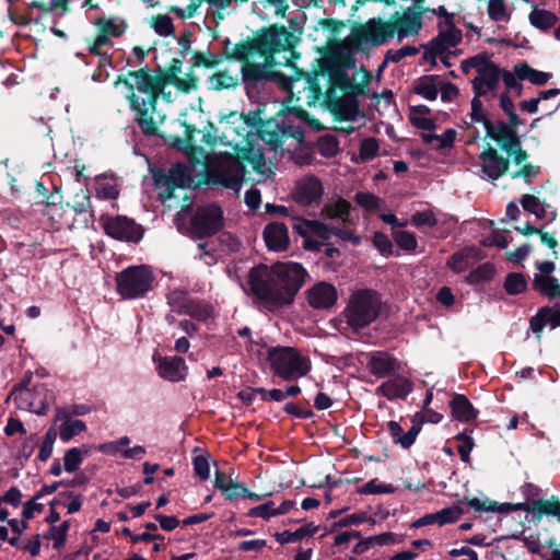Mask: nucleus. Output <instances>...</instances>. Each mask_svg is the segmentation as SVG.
I'll list each match as a JSON object with an SVG mask.
<instances>
[{
  "instance_id": "1",
  "label": "nucleus",
  "mask_w": 560,
  "mask_h": 560,
  "mask_svg": "<svg viewBox=\"0 0 560 560\" xmlns=\"http://www.w3.org/2000/svg\"><path fill=\"white\" fill-rule=\"evenodd\" d=\"M296 42L295 36L284 26H271L262 31L250 42L234 45L230 57L242 61V81L258 83L272 81L284 84L287 77L275 69V54L290 50Z\"/></svg>"
},
{
  "instance_id": "2",
  "label": "nucleus",
  "mask_w": 560,
  "mask_h": 560,
  "mask_svg": "<svg viewBox=\"0 0 560 560\" xmlns=\"http://www.w3.org/2000/svg\"><path fill=\"white\" fill-rule=\"evenodd\" d=\"M306 270L298 262L259 265L248 275L252 293L270 311L293 303L295 295L305 283Z\"/></svg>"
},
{
  "instance_id": "3",
  "label": "nucleus",
  "mask_w": 560,
  "mask_h": 560,
  "mask_svg": "<svg viewBox=\"0 0 560 560\" xmlns=\"http://www.w3.org/2000/svg\"><path fill=\"white\" fill-rule=\"evenodd\" d=\"M119 84L127 88L126 98L142 133L158 136L165 115L156 109L158 100L162 94L152 85L149 69L144 67L139 70H129L125 75H118L114 85Z\"/></svg>"
},
{
  "instance_id": "4",
  "label": "nucleus",
  "mask_w": 560,
  "mask_h": 560,
  "mask_svg": "<svg viewBox=\"0 0 560 560\" xmlns=\"http://www.w3.org/2000/svg\"><path fill=\"white\" fill-rule=\"evenodd\" d=\"M206 160V184L232 190L238 197L246 175V168L238 158L225 152L214 153Z\"/></svg>"
},
{
  "instance_id": "5",
  "label": "nucleus",
  "mask_w": 560,
  "mask_h": 560,
  "mask_svg": "<svg viewBox=\"0 0 560 560\" xmlns=\"http://www.w3.org/2000/svg\"><path fill=\"white\" fill-rule=\"evenodd\" d=\"M382 301L378 293L371 289L354 292L343 312L347 324L359 330L373 323L380 315Z\"/></svg>"
},
{
  "instance_id": "6",
  "label": "nucleus",
  "mask_w": 560,
  "mask_h": 560,
  "mask_svg": "<svg viewBox=\"0 0 560 560\" xmlns=\"http://www.w3.org/2000/svg\"><path fill=\"white\" fill-rule=\"evenodd\" d=\"M117 293L122 300L143 299L152 291L155 276L147 265L130 266L115 277Z\"/></svg>"
},
{
  "instance_id": "7",
  "label": "nucleus",
  "mask_w": 560,
  "mask_h": 560,
  "mask_svg": "<svg viewBox=\"0 0 560 560\" xmlns=\"http://www.w3.org/2000/svg\"><path fill=\"white\" fill-rule=\"evenodd\" d=\"M268 361L273 373L284 381L298 380L311 371V361L292 347L268 350Z\"/></svg>"
},
{
  "instance_id": "8",
  "label": "nucleus",
  "mask_w": 560,
  "mask_h": 560,
  "mask_svg": "<svg viewBox=\"0 0 560 560\" xmlns=\"http://www.w3.org/2000/svg\"><path fill=\"white\" fill-rule=\"evenodd\" d=\"M224 226L222 208L217 203L198 206L190 218V234L195 238L210 237Z\"/></svg>"
},
{
  "instance_id": "9",
  "label": "nucleus",
  "mask_w": 560,
  "mask_h": 560,
  "mask_svg": "<svg viewBox=\"0 0 560 560\" xmlns=\"http://www.w3.org/2000/svg\"><path fill=\"white\" fill-rule=\"evenodd\" d=\"M149 78L155 91H159L162 94V98L168 103L173 101L172 92L165 91L168 84L174 85L183 93H190L197 90L198 86V79L191 73L186 74L185 78H180L175 71L156 69L154 71L149 70Z\"/></svg>"
},
{
  "instance_id": "10",
  "label": "nucleus",
  "mask_w": 560,
  "mask_h": 560,
  "mask_svg": "<svg viewBox=\"0 0 560 560\" xmlns=\"http://www.w3.org/2000/svg\"><path fill=\"white\" fill-rule=\"evenodd\" d=\"M395 35V27L390 21L371 19L360 26L352 35V42L359 47L368 45L380 46L388 42Z\"/></svg>"
},
{
  "instance_id": "11",
  "label": "nucleus",
  "mask_w": 560,
  "mask_h": 560,
  "mask_svg": "<svg viewBox=\"0 0 560 560\" xmlns=\"http://www.w3.org/2000/svg\"><path fill=\"white\" fill-rule=\"evenodd\" d=\"M172 313L189 315L197 320H207L212 315V307L207 303L196 301L184 290H173L166 295Z\"/></svg>"
},
{
  "instance_id": "12",
  "label": "nucleus",
  "mask_w": 560,
  "mask_h": 560,
  "mask_svg": "<svg viewBox=\"0 0 560 560\" xmlns=\"http://www.w3.org/2000/svg\"><path fill=\"white\" fill-rule=\"evenodd\" d=\"M10 398L14 400L19 409L27 410L36 415H45L49 407L45 385H37L31 389L20 384L12 389Z\"/></svg>"
},
{
  "instance_id": "13",
  "label": "nucleus",
  "mask_w": 560,
  "mask_h": 560,
  "mask_svg": "<svg viewBox=\"0 0 560 560\" xmlns=\"http://www.w3.org/2000/svg\"><path fill=\"white\" fill-rule=\"evenodd\" d=\"M154 179L163 201L173 198L176 188L190 187L192 184L191 170L184 164L172 165L167 174H156Z\"/></svg>"
},
{
  "instance_id": "14",
  "label": "nucleus",
  "mask_w": 560,
  "mask_h": 560,
  "mask_svg": "<svg viewBox=\"0 0 560 560\" xmlns=\"http://www.w3.org/2000/svg\"><path fill=\"white\" fill-rule=\"evenodd\" d=\"M105 233L118 241L139 242L143 236V229L127 217H102Z\"/></svg>"
},
{
  "instance_id": "15",
  "label": "nucleus",
  "mask_w": 560,
  "mask_h": 560,
  "mask_svg": "<svg viewBox=\"0 0 560 560\" xmlns=\"http://www.w3.org/2000/svg\"><path fill=\"white\" fill-rule=\"evenodd\" d=\"M481 177L489 180H497L503 176L510 167V161L499 154V152L488 147L479 154Z\"/></svg>"
},
{
  "instance_id": "16",
  "label": "nucleus",
  "mask_w": 560,
  "mask_h": 560,
  "mask_svg": "<svg viewBox=\"0 0 560 560\" xmlns=\"http://www.w3.org/2000/svg\"><path fill=\"white\" fill-rule=\"evenodd\" d=\"M462 38L463 33L455 27L453 21L444 22V25L440 26L439 35L429 43L427 55H442L460 43Z\"/></svg>"
},
{
  "instance_id": "17",
  "label": "nucleus",
  "mask_w": 560,
  "mask_h": 560,
  "mask_svg": "<svg viewBox=\"0 0 560 560\" xmlns=\"http://www.w3.org/2000/svg\"><path fill=\"white\" fill-rule=\"evenodd\" d=\"M520 125H512L503 120H498L495 124L488 122L486 130V137L494 140L501 147L504 152H510L513 147L520 144V136L517 135L516 128Z\"/></svg>"
},
{
  "instance_id": "18",
  "label": "nucleus",
  "mask_w": 560,
  "mask_h": 560,
  "mask_svg": "<svg viewBox=\"0 0 560 560\" xmlns=\"http://www.w3.org/2000/svg\"><path fill=\"white\" fill-rule=\"evenodd\" d=\"M423 11L417 8H408L401 14L398 12L392 16V25L395 27L398 40L407 36L416 35L422 27Z\"/></svg>"
},
{
  "instance_id": "19",
  "label": "nucleus",
  "mask_w": 560,
  "mask_h": 560,
  "mask_svg": "<svg viewBox=\"0 0 560 560\" xmlns=\"http://www.w3.org/2000/svg\"><path fill=\"white\" fill-rule=\"evenodd\" d=\"M324 194L322 182L315 176H306L296 183L294 198L304 206L318 202Z\"/></svg>"
},
{
  "instance_id": "20",
  "label": "nucleus",
  "mask_w": 560,
  "mask_h": 560,
  "mask_svg": "<svg viewBox=\"0 0 560 560\" xmlns=\"http://www.w3.org/2000/svg\"><path fill=\"white\" fill-rule=\"evenodd\" d=\"M307 301L315 310L329 308L337 301V290L330 283L318 282L307 290Z\"/></svg>"
},
{
  "instance_id": "21",
  "label": "nucleus",
  "mask_w": 560,
  "mask_h": 560,
  "mask_svg": "<svg viewBox=\"0 0 560 560\" xmlns=\"http://www.w3.org/2000/svg\"><path fill=\"white\" fill-rule=\"evenodd\" d=\"M262 236L268 249L273 252H283L289 247L290 237L288 228L284 223H268L262 232Z\"/></svg>"
},
{
  "instance_id": "22",
  "label": "nucleus",
  "mask_w": 560,
  "mask_h": 560,
  "mask_svg": "<svg viewBox=\"0 0 560 560\" xmlns=\"http://www.w3.org/2000/svg\"><path fill=\"white\" fill-rule=\"evenodd\" d=\"M502 71L497 66L491 70L482 71L480 75H476L471 81L475 95L488 96L491 94V96H494L502 79Z\"/></svg>"
},
{
  "instance_id": "23",
  "label": "nucleus",
  "mask_w": 560,
  "mask_h": 560,
  "mask_svg": "<svg viewBox=\"0 0 560 560\" xmlns=\"http://www.w3.org/2000/svg\"><path fill=\"white\" fill-rule=\"evenodd\" d=\"M368 369L376 377H385L398 369L397 360L385 351H373L368 354Z\"/></svg>"
},
{
  "instance_id": "24",
  "label": "nucleus",
  "mask_w": 560,
  "mask_h": 560,
  "mask_svg": "<svg viewBox=\"0 0 560 560\" xmlns=\"http://www.w3.org/2000/svg\"><path fill=\"white\" fill-rule=\"evenodd\" d=\"M463 513H464L463 509L457 505L448 506V508L442 509L438 512L425 514V515L419 517L418 520H416L412 523V527L418 528V527L433 525V524L443 526L445 524L456 522L462 516Z\"/></svg>"
},
{
  "instance_id": "25",
  "label": "nucleus",
  "mask_w": 560,
  "mask_h": 560,
  "mask_svg": "<svg viewBox=\"0 0 560 560\" xmlns=\"http://www.w3.org/2000/svg\"><path fill=\"white\" fill-rule=\"evenodd\" d=\"M32 8L38 10L34 19L36 23L46 22L49 18L55 21L69 11L67 0L34 1Z\"/></svg>"
},
{
  "instance_id": "26",
  "label": "nucleus",
  "mask_w": 560,
  "mask_h": 560,
  "mask_svg": "<svg viewBox=\"0 0 560 560\" xmlns=\"http://www.w3.org/2000/svg\"><path fill=\"white\" fill-rule=\"evenodd\" d=\"M481 250L476 247H465L454 253L448 261L447 266L455 272L459 273L467 270L470 266L481 260Z\"/></svg>"
},
{
  "instance_id": "27",
  "label": "nucleus",
  "mask_w": 560,
  "mask_h": 560,
  "mask_svg": "<svg viewBox=\"0 0 560 560\" xmlns=\"http://www.w3.org/2000/svg\"><path fill=\"white\" fill-rule=\"evenodd\" d=\"M159 375L170 382H179L186 377L187 366L183 358H164L159 364Z\"/></svg>"
},
{
  "instance_id": "28",
  "label": "nucleus",
  "mask_w": 560,
  "mask_h": 560,
  "mask_svg": "<svg viewBox=\"0 0 560 560\" xmlns=\"http://www.w3.org/2000/svg\"><path fill=\"white\" fill-rule=\"evenodd\" d=\"M331 109L340 119L347 121H354L358 117H363L355 96L351 94H345L335 102H331Z\"/></svg>"
},
{
  "instance_id": "29",
  "label": "nucleus",
  "mask_w": 560,
  "mask_h": 560,
  "mask_svg": "<svg viewBox=\"0 0 560 560\" xmlns=\"http://www.w3.org/2000/svg\"><path fill=\"white\" fill-rule=\"evenodd\" d=\"M412 390V383L402 376L384 382L378 392L389 400L405 398Z\"/></svg>"
},
{
  "instance_id": "30",
  "label": "nucleus",
  "mask_w": 560,
  "mask_h": 560,
  "mask_svg": "<svg viewBox=\"0 0 560 560\" xmlns=\"http://www.w3.org/2000/svg\"><path fill=\"white\" fill-rule=\"evenodd\" d=\"M350 211L351 203L348 200L337 196L329 198L325 202L322 209V214L327 219H339L343 223H347L349 222Z\"/></svg>"
},
{
  "instance_id": "31",
  "label": "nucleus",
  "mask_w": 560,
  "mask_h": 560,
  "mask_svg": "<svg viewBox=\"0 0 560 560\" xmlns=\"http://www.w3.org/2000/svg\"><path fill=\"white\" fill-rule=\"evenodd\" d=\"M520 202L525 211L533 213L537 219H548L549 221L556 219V211L550 210L549 205L534 195H523Z\"/></svg>"
},
{
  "instance_id": "32",
  "label": "nucleus",
  "mask_w": 560,
  "mask_h": 560,
  "mask_svg": "<svg viewBox=\"0 0 560 560\" xmlns=\"http://www.w3.org/2000/svg\"><path fill=\"white\" fill-rule=\"evenodd\" d=\"M450 406L454 418L463 422L475 420L478 415L467 397L460 394L454 395Z\"/></svg>"
},
{
  "instance_id": "33",
  "label": "nucleus",
  "mask_w": 560,
  "mask_h": 560,
  "mask_svg": "<svg viewBox=\"0 0 560 560\" xmlns=\"http://www.w3.org/2000/svg\"><path fill=\"white\" fill-rule=\"evenodd\" d=\"M387 430L394 443L399 444L404 448L410 447L420 432V427L415 424L407 433H404L402 428L397 421H389Z\"/></svg>"
},
{
  "instance_id": "34",
  "label": "nucleus",
  "mask_w": 560,
  "mask_h": 560,
  "mask_svg": "<svg viewBox=\"0 0 560 560\" xmlns=\"http://www.w3.org/2000/svg\"><path fill=\"white\" fill-rule=\"evenodd\" d=\"M533 288L548 300L556 301V304L560 305V283L557 278H533Z\"/></svg>"
},
{
  "instance_id": "35",
  "label": "nucleus",
  "mask_w": 560,
  "mask_h": 560,
  "mask_svg": "<svg viewBox=\"0 0 560 560\" xmlns=\"http://www.w3.org/2000/svg\"><path fill=\"white\" fill-rule=\"evenodd\" d=\"M210 89L214 91L234 89L240 84V78L229 69L220 70L208 79Z\"/></svg>"
},
{
  "instance_id": "36",
  "label": "nucleus",
  "mask_w": 560,
  "mask_h": 560,
  "mask_svg": "<svg viewBox=\"0 0 560 560\" xmlns=\"http://www.w3.org/2000/svg\"><path fill=\"white\" fill-rule=\"evenodd\" d=\"M514 72L518 79L528 80L535 85H545L551 78V73L538 71L526 62L515 65Z\"/></svg>"
},
{
  "instance_id": "37",
  "label": "nucleus",
  "mask_w": 560,
  "mask_h": 560,
  "mask_svg": "<svg viewBox=\"0 0 560 560\" xmlns=\"http://www.w3.org/2000/svg\"><path fill=\"white\" fill-rule=\"evenodd\" d=\"M439 82L438 75H423L416 81L413 92L428 101H434L439 94Z\"/></svg>"
},
{
  "instance_id": "38",
  "label": "nucleus",
  "mask_w": 560,
  "mask_h": 560,
  "mask_svg": "<svg viewBox=\"0 0 560 560\" xmlns=\"http://www.w3.org/2000/svg\"><path fill=\"white\" fill-rule=\"evenodd\" d=\"M95 25L97 26L98 31L104 32L105 34L110 35L112 37H119L121 36L128 25L126 21L121 18H98L95 21Z\"/></svg>"
},
{
  "instance_id": "39",
  "label": "nucleus",
  "mask_w": 560,
  "mask_h": 560,
  "mask_svg": "<svg viewBox=\"0 0 560 560\" xmlns=\"http://www.w3.org/2000/svg\"><path fill=\"white\" fill-rule=\"evenodd\" d=\"M242 156L253 166L254 171L258 174L267 175V173L270 171L267 166V161L261 149L249 145L248 148L242 149Z\"/></svg>"
},
{
  "instance_id": "40",
  "label": "nucleus",
  "mask_w": 560,
  "mask_h": 560,
  "mask_svg": "<svg viewBox=\"0 0 560 560\" xmlns=\"http://www.w3.org/2000/svg\"><path fill=\"white\" fill-rule=\"evenodd\" d=\"M194 132H198V133H201L202 137L200 139V142L203 143L207 147H213L218 143V141L220 140L221 142H223L222 138H220L218 136V129L215 128V126L211 122H208L202 130H197L195 127H190L188 126L187 129H186V135H187V140L190 142V143H195L196 141L194 140Z\"/></svg>"
},
{
  "instance_id": "41",
  "label": "nucleus",
  "mask_w": 560,
  "mask_h": 560,
  "mask_svg": "<svg viewBox=\"0 0 560 560\" xmlns=\"http://www.w3.org/2000/svg\"><path fill=\"white\" fill-rule=\"evenodd\" d=\"M421 138L424 143L431 144L432 148L436 150H441L453 145L456 138V131L454 129H446L442 135L427 132L422 133Z\"/></svg>"
},
{
  "instance_id": "42",
  "label": "nucleus",
  "mask_w": 560,
  "mask_h": 560,
  "mask_svg": "<svg viewBox=\"0 0 560 560\" xmlns=\"http://www.w3.org/2000/svg\"><path fill=\"white\" fill-rule=\"evenodd\" d=\"M430 114V108L425 105H417L410 107V122L412 126L422 130H432L435 127L434 121L427 117Z\"/></svg>"
},
{
  "instance_id": "43",
  "label": "nucleus",
  "mask_w": 560,
  "mask_h": 560,
  "mask_svg": "<svg viewBox=\"0 0 560 560\" xmlns=\"http://www.w3.org/2000/svg\"><path fill=\"white\" fill-rule=\"evenodd\" d=\"M318 530V526L314 525L313 523H310L305 526H301L294 532L290 530H283L281 533H277L276 539L281 545L294 542L296 540H300L306 536L314 535Z\"/></svg>"
},
{
  "instance_id": "44",
  "label": "nucleus",
  "mask_w": 560,
  "mask_h": 560,
  "mask_svg": "<svg viewBox=\"0 0 560 560\" xmlns=\"http://www.w3.org/2000/svg\"><path fill=\"white\" fill-rule=\"evenodd\" d=\"M119 191V186L114 179L98 177L95 182V196L98 199H116Z\"/></svg>"
},
{
  "instance_id": "45",
  "label": "nucleus",
  "mask_w": 560,
  "mask_h": 560,
  "mask_svg": "<svg viewBox=\"0 0 560 560\" xmlns=\"http://www.w3.org/2000/svg\"><path fill=\"white\" fill-rule=\"evenodd\" d=\"M90 454V448L72 447L66 451L63 456V466L67 472H74L81 465L83 458Z\"/></svg>"
},
{
  "instance_id": "46",
  "label": "nucleus",
  "mask_w": 560,
  "mask_h": 560,
  "mask_svg": "<svg viewBox=\"0 0 560 560\" xmlns=\"http://www.w3.org/2000/svg\"><path fill=\"white\" fill-rule=\"evenodd\" d=\"M487 13L489 19L495 23H508L511 20V12L505 0H488Z\"/></svg>"
},
{
  "instance_id": "47",
  "label": "nucleus",
  "mask_w": 560,
  "mask_h": 560,
  "mask_svg": "<svg viewBox=\"0 0 560 560\" xmlns=\"http://www.w3.org/2000/svg\"><path fill=\"white\" fill-rule=\"evenodd\" d=\"M557 20L556 14L547 10L534 9L529 13L530 24L542 31L551 28L557 23Z\"/></svg>"
},
{
  "instance_id": "48",
  "label": "nucleus",
  "mask_w": 560,
  "mask_h": 560,
  "mask_svg": "<svg viewBox=\"0 0 560 560\" xmlns=\"http://www.w3.org/2000/svg\"><path fill=\"white\" fill-rule=\"evenodd\" d=\"M61 421L59 436L63 442H69L72 438L86 430V425L82 420H71L67 418Z\"/></svg>"
},
{
  "instance_id": "49",
  "label": "nucleus",
  "mask_w": 560,
  "mask_h": 560,
  "mask_svg": "<svg viewBox=\"0 0 560 560\" xmlns=\"http://www.w3.org/2000/svg\"><path fill=\"white\" fill-rule=\"evenodd\" d=\"M536 506V516L540 518L542 515L553 516L560 522V500L556 497H551L549 500L537 501L535 503Z\"/></svg>"
},
{
  "instance_id": "50",
  "label": "nucleus",
  "mask_w": 560,
  "mask_h": 560,
  "mask_svg": "<svg viewBox=\"0 0 560 560\" xmlns=\"http://www.w3.org/2000/svg\"><path fill=\"white\" fill-rule=\"evenodd\" d=\"M495 273V269L493 265L490 262H486L476 269L471 270L467 277L466 280L470 284H478L483 281H488L493 278Z\"/></svg>"
},
{
  "instance_id": "51",
  "label": "nucleus",
  "mask_w": 560,
  "mask_h": 560,
  "mask_svg": "<svg viewBox=\"0 0 560 560\" xmlns=\"http://www.w3.org/2000/svg\"><path fill=\"white\" fill-rule=\"evenodd\" d=\"M527 288V282L523 273L512 272L505 277L504 289L509 294H520Z\"/></svg>"
},
{
  "instance_id": "52",
  "label": "nucleus",
  "mask_w": 560,
  "mask_h": 560,
  "mask_svg": "<svg viewBox=\"0 0 560 560\" xmlns=\"http://www.w3.org/2000/svg\"><path fill=\"white\" fill-rule=\"evenodd\" d=\"M480 97L475 95L471 100L470 120L471 122H481L486 129L491 119L488 117V112L483 108Z\"/></svg>"
},
{
  "instance_id": "53",
  "label": "nucleus",
  "mask_w": 560,
  "mask_h": 560,
  "mask_svg": "<svg viewBox=\"0 0 560 560\" xmlns=\"http://www.w3.org/2000/svg\"><path fill=\"white\" fill-rule=\"evenodd\" d=\"M354 201L358 206L366 211H375L381 206V199L371 192L359 191L354 196Z\"/></svg>"
},
{
  "instance_id": "54",
  "label": "nucleus",
  "mask_w": 560,
  "mask_h": 560,
  "mask_svg": "<svg viewBox=\"0 0 560 560\" xmlns=\"http://www.w3.org/2000/svg\"><path fill=\"white\" fill-rule=\"evenodd\" d=\"M393 238L401 249L407 252L415 250L418 244L416 235L408 231H395Z\"/></svg>"
},
{
  "instance_id": "55",
  "label": "nucleus",
  "mask_w": 560,
  "mask_h": 560,
  "mask_svg": "<svg viewBox=\"0 0 560 560\" xmlns=\"http://www.w3.org/2000/svg\"><path fill=\"white\" fill-rule=\"evenodd\" d=\"M192 62L196 67H206V68H214L221 62V58L210 50L207 51H196L192 55Z\"/></svg>"
},
{
  "instance_id": "56",
  "label": "nucleus",
  "mask_w": 560,
  "mask_h": 560,
  "mask_svg": "<svg viewBox=\"0 0 560 560\" xmlns=\"http://www.w3.org/2000/svg\"><path fill=\"white\" fill-rule=\"evenodd\" d=\"M500 107L508 116V120L512 125H522L523 121L520 119L518 115L515 112V106L511 97L508 93H502L500 95Z\"/></svg>"
},
{
  "instance_id": "57",
  "label": "nucleus",
  "mask_w": 560,
  "mask_h": 560,
  "mask_svg": "<svg viewBox=\"0 0 560 560\" xmlns=\"http://www.w3.org/2000/svg\"><path fill=\"white\" fill-rule=\"evenodd\" d=\"M380 150V144L375 138H366L360 144V158L362 161H370L374 159Z\"/></svg>"
},
{
  "instance_id": "58",
  "label": "nucleus",
  "mask_w": 560,
  "mask_h": 560,
  "mask_svg": "<svg viewBox=\"0 0 560 560\" xmlns=\"http://www.w3.org/2000/svg\"><path fill=\"white\" fill-rule=\"evenodd\" d=\"M70 527L68 521L62 522L59 526H51L49 529V536L54 539V548L59 549L67 540V532Z\"/></svg>"
},
{
  "instance_id": "59",
  "label": "nucleus",
  "mask_w": 560,
  "mask_h": 560,
  "mask_svg": "<svg viewBox=\"0 0 560 560\" xmlns=\"http://www.w3.org/2000/svg\"><path fill=\"white\" fill-rule=\"evenodd\" d=\"M72 209L78 214L85 213L91 209V196L88 190L81 189L75 194Z\"/></svg>"
},
{
  "instance_id": "60",
  "label": "nucleus",
  "mask_w": 560,
  "mask_h": 560,
  "mask_svg": "<svg viewBox=\"0 0 560 560\" xmlns=\"http://www.w3.org/2000/svg\"><path fill=\"white\" fill-rule=\"evenodd\" d=\"M395 487L390 483H377L376 480H370L362 486L360 492L363 494H381V493H393Z\"/></svg>"
},
{
  "instance_id": "61",
  "label": "nucleus",
  "mask_w": 560,
  "mask_h": 560,
  "mask_svg": "<svg viewBox=\"0 0 560 560\" xmlns=\"http://www.w3.org/2000/svg\"><path fill=\"white\" fill-rule=\"evenodd\" d=\"M153 28L160 36H168L174 32L173 22L168 15H159L153 22Z\"/></svg>"
},
{
  "instance_id": "62",
  "label": "nucleus",
  "mask_w": 560,
  "mask_h": 560,
  "mask_svg": "<svg viewBox=\"0 0 560 560\" xmlns=\"http://www.w3.org/2000/svg\"><path fill=\"white\" fill-rule=\"evenodd\" d=\"M502 80H503L506 89L510 92L514 93L516 96H520L522 94L523 85L520 82L521 79H518L516 77L514 71L510 72V71L503 70L502 71Z\"/></svg>"
},
{
  "instance_id": "63",
  "label": "nucleus",
  "mask_w": 560,
  "mask_h": 560,
  "mask_svg": "<svg viewBox=\"0 0 560 560\" xmlns=\"http://www.w3.org/2000/svg\"><path fill=\"white\" fill-rule=\"evenodd\" d=\"M373 244L382 255L389 256L393 254V244L386 234L382 232L374 233Z\"/></svg>"
},
{
  "instance_id": "64",
  "label": "nucleus",
  "mask_w": 560,
  "mask_h": 560,
  "mask_svg": "<svg viewBox=\"0 0 560 560\" xmlns=\"http://www.w3.org/2000/svg\"><path fill=\"white\" fill-rule=\"evenodd\" d=\"M192 465H194L195 474L201 480H207L209 478V476H210V465H209V460H208V458L206 456L198 455V456L194 457Z\"/></svg>"
}]
</instances>
